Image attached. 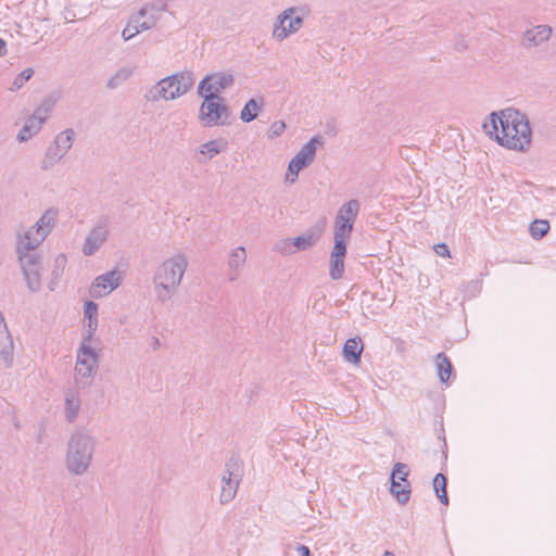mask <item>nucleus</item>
<instances>
[{
    "instance_id": "f257e3e1",
    "label": "nucleus",
    "mask_w": 556,
    "mask_h": 556,
    "mask_svg": "<svg viewBox=\"0 0 556 556\" xmlns=\"http://www.w3.org/2000/svg\"><path fill=\"white\" fill-rule=\"evenodd\" d=\"M484 131L510 150L527 151L531 144V127L526 114L515 109L493 112L483 123Z\"/></svg>"
},
{
    "instance_id": "f03ea898",
    "label": "nucleus",
    "mask_w": 556,
    "mask_h": 556,
    "mask_svg": "<svg viewBox=\"0 0 556 556\" xmlns=\"http://www.w3.org/2000/svg\"><path fill=\"white\" fill-rule=\"evenodd\" d=\"M188 264L186 254L177 253L157 265L152 281L155 299L159 303L168 302L177 293Z\"/></svg>"
},
{
    "instance_id": "7ed1b4c3",
    "label": "nucleus",
    "mask_w": 556,
    "mask_h": 556,
    "mask_svg": "<svg viewBox=\"0 0 556 556\" xmlns=\"http://www.w3.org/2000/svg\"><path fill=\"white\" fill-rule=\"evenodd\" d=\"M97 440L87 429L74 431L66 444L65 468L74 476L88 472L96 452Z\"/></svg>"
},
{
    "instance_id": "20e7f679",
    "label": "nucleus",
    "mask_w": 556,
    "mask_h": 556,
    "mask_svg": "<svg viewBox=\"0 0 556 556\" xmlns=\"http://www.w3.org/2000/svg\"><path fill=\"white\" fill-rule=\"evenodd\" d=\"M194 85V77L191 72H179L162 78L152 86L144 94L150 102L159 100H175L186 94Z\"/></svg>"
},
{
    "instance_id": "39448f33",
    "label": "nucleus",
    "mask_w": 556,
    "mask_h": 556,
    "mask_svg": "<svg viewBox=\"0 0 556 556\" xmlns=\"http://www.w3.org/2000/svg\"><path fill=\"white\" fill-rule=\"evenodd\" d=\"M38 247L17 241L16 254L27 288L31 292L41 289L42 258L36 251Z\"/></svg>"
},
{
    "instance_id": "423d86ee",
    "label": "nucleus",
    "mask_w": 556,
    "mask_h": 556,
    "mask_svg": "<svg viewBox=\"0 0 556 556\" xmlns=\"http://www.w3.org/2000/svg\"><path fill=\"white\" fill-rule=\"evenodd\" d=\"M98 369V354L91 346L88 339H83L77 351V361L75 366V381L81 388L91 384L93 376Z\"/></svg>"
},
{
    "instance_id": "0eeeda50",
    "label": "nucleus",
    "mask_w": 556,
    "mask_h": 556,
    "mask_svg": "<svg viewBox=\"0 0 556 556\" xmlns=\"http://www.w3.org/2000/svg\"><path fill=\"white\" fill-rule=\"evenodd\" d=\"M359 210L361 203L356 199L349 200L338 210L333 227L334 241L341 240L343 243L349 242Z\"/></svg>"
},
{
    "instance_id": "6e6552de",
    "label": "nucleus",
    "mask_w": 556,
    "mask_h": 556,
    "mask_svg": "<svg viewBox=\"0 0 556 556\" xmlns=\"http://www.w3.org/2000/svg\"><path fill=\"white\" fill-rule=\"evenodd\" d=\"M199 111V118L204 126L226 125L229 123V108L224 103V98L212 94H203Z\"/></svg>"
},
{
    "instance_id": "1a4fd4ad",
    "label": "nucleus",
    "mask_w": 556,
    "mask_h": 556,
    "mask_svg": "<svg viewBox=\"0 0 556 556\" xmlns=\"http://www.w3.org/2000/svg\"><path fill=\"white\" fill-rule=\"evenodd\" d=\"M304 13L305 8L302 7H291L283 10L277 17L273 37L277 41H282L300 30L304 23Z\"/></svg>"
},
{
    "instance_id": "9d476101",
    "label": "nucleus",
    "mask_w": 556,
    "mask_h": 556,
    "mask_svg": "<svg viewBox=\"0 0 556 556\" xmlns=\"http://www.w3.org/2000/svg\"><path fill=\"white\" fill-rule=\"evenodd\" d=\"M58 217L59 210L55 207H49L43 212L38 222L18 239V241L28 245L39 247L54 228Z\"/></svg>"
},
{
    "instance_id": "9b49d317",
    "label": "nucleus",
    "mask_w": 556,
    "mask_h": 556,
    "mask_svg": "<svg viewBox=\"0 0 556 556\" xmlns=\"http://www.w3.org/2000/svg\"><path fill=\"white\" fill-rule=\"evenodd\" d=\"M321 144V137L314 136L301 148L289 163L288 174L286 175L287 181L293 184L296 180L299 172L308 167L314 162L317 147Z\"/></svg>"
},
{
    "instance_id": "f8f14e48",
    "label": "nucleus",
    "mask_w": 556,
    "mask_h": 556,
    "mask_svg": "<svg viewBox=\"0 0 556 556\" xmlns=\"http://www.w3.org/2000/svg\"><path fill=\"white\" fill-rule=\"evenodd\" d=\"M110 235V222L108 218L100 219L89 231L84 245L83 253L91 256L106 242Z\"/></svg>"
},
{
    "instance_id": "ddd939ff",
    "label": "nucleus",
    "mask_w": 556,
    "mask_h": 556,
    "mask_svg": "<svg viewBox=\"0 0 556 556\" xmlns=\"http://www.w3.org/2000/svg\"><path fill=\"white\" fill-rule=\"evenodd\" d=\"M235 83V78L229 73H215L212 75L205 76L199 84L198 93L200 96L203 94H212L214 97H220L219 93L230 88Z\"/></svg>"
},
{
    "instance_id": "4468645a",
    "label": "nucleus",
    "mask_w": 556,
    "mask_h": 556,
    "mask_svg": "<svg viewBox=\"0 0 556 556\" xmlns=\"http://www.w3.org/2000/svg\"><path fill=\"white\" fill-rule=\"evenodd\" d=\"M123 277L118 269H112L98 276L91 283L89 293L92 298L99 299L106 296L113 290L119 287Z\"/></svg>"
},
{
    "instance_id": "2eb2a0df",
    "label": "nucleus",
    "mask_w": 556,
    "mask_h": 556,
    "mask_svg": "<svg viewBox=\"0 0 556 556\" xmlns=\"http://www.w3.org/2000/svg\"><path fill=\"white\" fill-rule=\"evenodd\" d=\"M348 243L341 242V240L334 241L330 254L329 275L333 280L341 279L344 274V258L346 255Z\"/></svg>"
},
{
    "instance_id": "dca6fc26",
    "label": "nucleus",
    "mask_w": 556,
    "mask_h": 556,
    "mask_svg": "<svg viewBox=\"0 0 556 556\" xmlns=\"http://www.w3.org/2000/svg\"><path fill=\"white\" fill-rule=\"evenodd\" d=\"M233 465L227 464L226 469L222 477V490L219 501L222 504H227L233 500L239 486V476L231 469Z\"/></svg>"
},
{
    "instance_id": "f3484780",
    "label": "nucleus",
    "mask_w": 556,
    "mask_h": 556,
    "mask_svg": "<svg viewBox=\"0 0 556 556\" xmlns=\"http://www.w3.org/2000/svg\"><path fill=\"white\" fill-rule=\"evenodd\" d=\"M247 257L248 254L244 247H238L231 250L227 260V276L229 281L238 280L247 263Z\"/></svg>"
},
{
    "instance_id": "a211bd4d",
    "label": "nucleus",
    "mask_w": 556,
    "mask_h": 556,
    "mask_svg": "<svg viewBox=\"0 0 556 556\" xmlns=\"http://www.w3.org/2000/svg\"><path fill=\"white\" fill-rule=\"evenodd\" d=\"M552 35V28L547 25H538L523 33L521 45L531 49L546 42Z\"/></svg>"
},
{
    "instance_id": "6ab92c4d",
    "label": "nucleus",
    "mask_w": 556,
    "mask_h": 556,
    "mask_svg": "<svg viewBox=\"0 0 556 556\" xmlns=\"http://www.w3.org/2000/svg\"><path fill=\"white\" fill-rule=\"evenodd\" d=\"M14 343L9 332L3 314L0 312V355L2 356L5 367L13 364Z\"/></svg>"
},
{
    "instance_id": "aec40b11",
    "label": "nucleus",
    "mask_w": 556,
    "mask_h": 556,
    "mask_svg": "<svg viewBox=\"0 0 556 556\" xmlns=\"http://www.w3.org/2000/svg\"><path fill=\"white\" fill-rule=\"evenodd\" d=\"M164 10L165 4L159 5L155 3H149L141 8L139 12L134 16L138 20L139 23H151L149 26V29H151L155 26Z\"/></svg>"
},
{
    "instance_id": "412c9836",
    "label": "nucleus",
    "mask_w": 556,
    "mask_h": 556,
    "mask_svg": "<svg viewBox=\"0 0 556 556\" xmlns=\"http://www.w3.org/2000/svg\"><path fill=\"white\" fill-rule=\"evenodd\" d=\"M84 318L87 321V334L84 339L88 342L92 341L94 332L98 327V304L93 301H87L84 305Z\"/></svg>"
},
{
    "instance_id": "4be33fe9",
    "label": "nucleus",
    "mask_w": 556,
    "mask_h": 556,
    "mask_svg": "<svg viewBox=\"0 0 556 556\" xmlns=\"http://www.w3.org/2000/svg\"><path fill=\"white\" fill-rule=\"evenodd\" d=\"M364 350L362 339L354 337L345 341L343 345V357L351 364H358L361 362V355Z\"/></svg>"
},
{
    "instance_id": "5701e85b",
    "label": "nucleus",
    "mask_w": 556,
    "mask_h": 556,
    "mask_svg": "<svg viewBox=\"0 0 556 556\" xmlns=\"http://www.w3.org/2000/svg\"><path fill=\"white\" fill-rule=\"evenodd\" d=\"M66 264H67V257L65 254H59L54 258L53 267L51 270V277H50V280L48 283V288L50 291H54L55 288L58 287L62 276L64 274Z\"/></svg>"
},
{
    "instance_id": "b1692460",
    "label": "nucleus",
    "mask_w": 556,
    "mask_h": 556,
    "mask_svg": "<svg viewBox=\"0 0 556 556\" xmlns=\"http://www.w3.org/2000/svg\"><path fill=\"white\" fill-rule=\"evenodd\" d=\"M80 399L77 392L70 391L65 396V418L68 422H74L80 410Z\"/></svg>"
},
{
    "instance_id": "393cba45",
    "label": "nucleus",
    "mask_w": 556,
    "mask_h": 556,
    "mask_svg": "<svg viewBox=\"0 0 556 556\" xmlns=\"http://www.w3.org/2000/svg\"><path fill=\"white\" fill-rule=\"evenodd\" d=\"M263 104H264V101L262 98L250 99L245 103V105L243 106V109L240 113V118L242 119V122L250 123V122L254 121L257 117Z\"/></svg>"
},
{
    "instance_id": "a878e982",
    "label": "nucleus",
    "mask_w": 556,
    "mask_h": 556,
    "mask_svg": "<svg viewBox=\"0 0 556 556\" xmlns=\"http://www.w3.org/2000/svg\"><path fill=\"white\" fill-rule=\"evenodd\" d=\"M55 105V100L52 97H48L42 100V102L36 108L30 118L36 122H40L42 126L47 119L49 118L50 113L52 112Z\"/></svg>"
},
{
    "instance_id": "bb28decb",
    "label": "nucleus",
    "mask_w": 556,
    "mask_h": 556,
    "mask_svg": "<svg viewBox=\"0 0 556 556\" xmlns=\"http://www.w3.org/2000/svg\"><path fill=\"white\" fill-rule=\"evenodd\" d=\"M41 128L42 126L40 125V122H36L35 119L28 117L25 121L21 130L18 131L16 140L18 142H26L30 140L33 137H35Z\"/></svg>"
},
{
    "instance_id": "cd10ccee",
    "label": "nucleus",
    "mask_w": 556,
    "mask_h": 556,
    "mask_svg": "<svg viewBox=\"0 0 556 556\" xmlns=\"http://www.w3.org/2000/svg\"><path fill=\"white\" fill-rule=\"evenodd\" d=\"M74 139L75 131L72 128H67L55 136L52 144H54L59 151L66 154L71 150Z\"/></svg>"
},
{
    "instance_id": "c85d7f7f",
    "label": "nucleus",
    "mask_w": 556,
    "mask_h": 556,
    "mask_svg": "<svg viewBox=\"0 0 556 556\" xmlns=\"http://www.w3.org/2000/svg\"><path fill=\"white\" fill-rule=\"evenodd\" d=\"M319 240V233L316 231H308L303 236H299L291 240L292 247L299 251H305L314 247Z\"/></svg>"
},
{
    "instance_id": "c756f323",
    "label": "nucleus",
    "mask_w": 556,
    "mask_h": 556,
    "mask_svg": "<svg viewBox=\"0 0 556 556\" xmlns=\"http://www.w3.org/2000/svg\"><path fill=\"white\" fill-rule=\"evenodd\" d=\"M66 154L59 151V149L51 144L48 147L45 156L41 161L40 167L43 170L51 169L56 163H59Z\"/></svg>"
},
{
    "instance_id": "7c9ffc66",
    "label": "nucleus",
    "mask_w": 556,
    "mask_h": 556,
    "mask_svg": "<svg viewBox=\"0 0 556 556\" xmlns=\"http://www.w3.org/2000/svg\"><path fill=\"white\" fill-rule=\"evenodd\" d=\"M435 365L440 381L447 382L453 370L450 358L444 353H439L435 357Z\"/></svg>"
},
{
    "instance_id": "2f4dec72",
    "label": "nucleus",
    "mask_w": 556,
    "mask_h": 556,
    "mask_svg": "<svg viewBox=\"0 0 556 556\" xmlns=\"http://www.w3.org/2000/svg\"><path fill=\"white\" fill-rule=\"evenodd\" d=\"M390 492L400 504L404 505L409 501L410 485L408 482L402 484L400 481L391 480Z\"/></svg>"
},
{
    "instance_id": "473e14b6",
    "label": "nucleus",
    "mask_w": 556,
    "mask_h": 556,
    "mask_svg": "<svg viewBox=\"0 0 556 556\" xmlns=\"http://www.w3.org/2000/svg\"><path fill=\"white\" fill-rule=\"evenodd\" d=\"M132 73L130 67L118 68L106 81V88L111 90L118 88L132 76Z\"/></svg>"
},
{
    "instance_id": "72a5a7b5",
    "label": "nucleus",
    "mask_w": 556,
    "mask_h": 556,
    "mask_svg": "<svg viewBox=\"0 0 556 556\" xmlns=\"http://www.w3.org/2000/svg\"><path fill=\"white\" fill-rule=\"evenodd\" d=\"M150 25L151 23H139L138 20L132 15L127 26L123 29L122 37L124 40H130L140 31L148 30Z\"/></svg>"
},
{
    "instance_id": "f704fd0d",
    "label": "nucleus",
    "mask_w": 556,
    "mask_h": 556,
    "mask_svg": "<svg viewBox=\"0 0 556 556\" xmlns=\"http://www.w3.org/2000/svg\"><path fill=\"white\" fill-rule=\"evenodd\" d=\"M225 149L226 143L223 140H211L199 147V153L211 160Z\"/></svg>"
},
{
    "instance_id": "c9c22d12",
    "label": "nucleus",
    "mask_w": 556,
    "mask_h": 556,
    "mask_svg": "<svg viewBox=\"0 0 556 556\" xmlns=\"http://www.w3.org/2000/svg\"><path fill=\"white\" fill-rule=\"evenodd\" d=\"M447 479L443 473H437L433 479V489L443 505L448 504V497L446 492Z\"/></svg>"
},
{
    "instance_id": "e433bc0d",
    "label": "nucleus",
    "mask_w": 556,
    "mask_h": 556,
    "mask_svg": "<svg viewBox=\"0 0 556 556\" xmlns=\"http://www.w3.org/2000/svg\"><path fill=\"white\" fill-rule=\"evenodd\" d=\"M549 230V223L546 219H535L531 223L529 231L532 238L542 239Z\"/></svg>"
},
{
    "instance_id": "4c0bfd02",
    "label": "nucleus",
    "mask_w": 556,
    "mask_h": 556,
    "mask_svg": "<svg viewBox=\"0 0 556 556\" xmlns=\"http://www.w3.org/2000/svg\"><path fill=\"white\" fill-rule=\"evenodd\" d=\"M34 74L33 68H26L22 73H20L13 80L10 90L15 91L21 89L26 81H28Z\"/></svg>"
},
{
    "instance_id": "58836bf2",
    "label": "nucleus",
    "mask_w": 556,
    "mask_h": 556,
    "mask_svg": "<svg viewBox=\"0 0 556 556\" xmlns=\"http://www.w3.org/2000/svg\"><path fill=\"white\" fill-rule=\"evenodd\" d=\"M408 476V467L406 464L403 463H396L393 467L392 473H391V480H399L406 482V478Z\"/></svg>"
},
{
    "instance_id": "ea45409f",
    "label": "nucleus",
    "mask_w": 556,
    "mask_h": 556,
    "mask_svg": "<svg viewBox=\"0 0 556 556\" xmlns=\"http://www.w3.org/2000/svg\"><path fill=\"white\" fill-rule=\"evenodd\" d=\"M286 129V124L282 121L274 122L269 127V137L276 138L282 135Z\"/></svg>"
},
{
    "instance_id": "a19ab883",
    "label": "nucleus",
    "mask_w": 556,
    "mask_h": 556,
    "mask_svg": "<svg viewBox=\"0 0 556 556\" xmlns=\"http://www.w3.org/2000/svg\"><path fill=\"white\" fill-rule=\"evenodd\" d=\"M276 250L282 254H292L295 250L292 247L291 239H285L276 244Z\"/></svg>"
},
{
    "instance_id": "79ce46f5",
    "label": "nucleus",
    "mask_w": 556,
    "mask_h": 556,
    "mask_svg": "<svg viewBox=\"0 0 556 556\" xmlns=\"http://www.w3.org/2000/svg\"><path fill=\"white\" fill-rule=\"evenodd\" d=\"M434 251L439 256L447 257L450 256V249L445 243H439L434 245Z\"/></svg>"
},
{
    "instance_id": "37998d69",
    "label": "nucleus",
    "mask_w": 556,
    "mask_h": 556,
    "mask_svg": "<svg viewBox=\"0 0 556 556\" xmlns=\"http://www.w3.org/2000/svg\"><path fill=\"white\" fill-rule=\"evenodd\" d=\"M295 551L300 556H312L311 549L306 545L298 544Z\"/></svg>"
},
{
    "instance_id": "c03bdc74",
    "label": "nucleus",
    "mask_w": 556,
    "mask_h": 556,
    "mask_svg": "<svg viewBox=\"0 0 556 556\" xmlns=\"http://www.w3.org/2000/svg\"><path fill=\"white\" fill-rule=\"evenodd\" d=\"M7 52V42L2 38H0V56H4Z\"/></svg>"
},
{
    "instance_id": "a18cd8bd",
    "label": "nucleus",
    "mask_w": 556,
    "mask_h": 556,
    "mask_svg": "<svg viewBox=\"0 0 556 556\" xmlns=\"http://www.w3.org/2000/svg\"><path fill=\"white\" fill-rule=\"evenodd\" d=\"M160 345H161L160 339L156 337H153L152 342H151V348L155 351L160 348Z\"/></svg>"
},
{
    "instance_id": "49530a36",
    "label": "nucleus",
    "mask_w": 556,
    "mask_h": 556,
    "mask_svg": "<svg viewBox=\"0 0 556 556\" xmlns=\"http://www.w3.org/2000/svg\"><path fill=\"white\" fill-rule=\"evenodd\" d=\"M382 556H394V555H393V553L387 551V552H384V554Z\"/></svg>"
}]
</instances>
